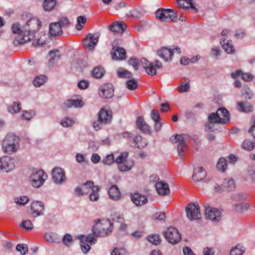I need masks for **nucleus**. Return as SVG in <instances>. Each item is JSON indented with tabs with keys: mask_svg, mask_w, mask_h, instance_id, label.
Wrapping results in <instances>:
<instances>
[{
	"mask_svg": "<svg viewBox=\"0 0 255 255\" xmlns=\"http://www.w3.org/2000/svg\"><path fill=\"white\" fill-rule=\"evenodd\" d=\"M41 26L40 21L36 18L30 19L25 25L21 27L19 24L14 23L12 25V31L17 34L13 41L15 46L23 45L34 37V33L38 31Z\"/></svg>",
	"mask_w": 255,
	"mask_h": 255,
	"instance_id": "1",
	"label": "nucleus"
},
{
	"mask_svg": "<svg viewBox=\"0 0 255 255\" xmlns=\"http://www.w3.org/2000/svg\"><path fill=\"white\" fill-rule=\"evenodd\" d=\"M19 146V137L12 134H8L4 138L2 143L3 151L8 154L16 152Z\"/></svg>",
	"mask_w": 255,
	"mask_h": 255,
	"instance_id": "2",
	"label": "nucleus"
},
{
	"mask_svg": "<svg viewBox=\"0 0 255 255\" xmlns=\"http://www.w3.org/2000/svg\"><path fill=\"white\" fill-rule=\"evenodd\" d=\"M112 229V223L109 220H105L98 222L93 226L92 232L95 237H104L111 233Z\"/></svg>",
	"mask_w": 255,
	"mask_h": 255,
	"instance_id": "3",
	"label": "nucleus"
},
{
	"mask_svg": "<svg viewBox=\"0 0 255 255\" xmlns=\"http://www.w3.org/2000/svg\"><path fill=\"white\" fill-rule=\"evenodd\" d=\"M229 113L224 108L219 109L216 113H212L208 116V121L214 124H225L229 121Z\"/></svg>",
	"mask_w": 255,
	"mask_h": 255,
	"instance_id": "4",
	"label": "nucleus"
},
{
	"mask_svg": "<svg viewBox=\"0 0 255 255\" xmlns=\"http://www.w3.org/2000/svg\"><path fill=\"white\" fill-rule=\"evenodd\" d=\"M155 14L156 18L162 22H169L177 20V13L172 9L159 8Z\"/></svg>",
	"mask_w": 255,
	"mask_h": 255,
	"instance_id": "5",
	"label": "nucleus"
},
{
	"mask_svg": "<svg viewBox=\"0 0 255 255\" xmlns=\"http://www.w3.org/2000/svg\"><path fill=\"white\" fill-rule=\"evenodd\" d=\"M140 63L147 74L151 76L156 75L157 69H161L162 67V63L158 60L154 61V65L145 58H142L140 59Z\"/></svg>",
	"mask_w": 255,
	"mask_h": 255,
	"instance_id": "6",
	"label": "nucleus"
},
{
	"mask_svg": "<svg viewBox=\"0 0 255 255\" xmlns=\"http://www.w3.org/2000/svg\"><path fill=\"white\" fill-rule=\"evenodd\" d=\"M185 211L186 216L190 221L199 220L201 218L200 207L197 202L188 204Z\"/></svg>",
	"mask_w": 255,
	"mask_h": 255,
	"instance_id": "7",
	"label": "nucleus"
},
{
	"mask_svg": "<svg viewBox=\"0 0 255 255\" xmlns=\"http://www.w3.org/2000/svg\"><path fill=\"white\" fill-rule=\"evenodd\" d=\"M164 237L169 244L176 245L181 240V235L177 229L170 227L168 228L163 233Z\"/></svg>",
	"mask_w": 255,
	"mask_h": 255,
	"instance_id": "8",
	"label": "nucleus"
},
{
	"mask_svg": "<svg viewBox=\"0 0 255 255\" xmlns=\"http://www.w3.org/2000/svg\"><path fill=\"white\" fill-rule=\"evenodd\" d=\"M47 177V174L43 170H39L33 173L29 180L33 187L38 188L43 184Z\"/></svg>",
	"mask_w": 255,
	"mask_h": 255,
	"instance_id": "9",
	"label": "nucleus"
},
{
	"mask_svg": "<svg viewBox=\"0 0 255 255\" xmlns=\"http://www.w3.org/2000/svg\"><path fill=\"white\" fill-rule=\"evenodd\" d=\"M205 216L206 219H208L214 222H219L221 219V213L217 208L205 205Z\"/></svg>",
	"mask_w": 255,
	"mask_h": 255,
	"instance_id": "10",
	"label": "nucleus"
},
{
	"mask_svg": "<svg viewBox=\"0 0 255 255\" xmlns=\"http://www.w3.org/2000/svg\"><path fill=\"white\" fill-rule=\"evenodd\" d=\"M99 38L98 33L88 34L83 41L84 47L89 50H93L99 41Z\"/></svg>",
	"mask_w": 255,
	"mask_h": 255,
	"instance_id": "11",
	"label": "nucleus"
},
{
	"mask_svg": "<svg viewBox=\"0 0 255 255\" xmlns=\"http://www.w3.org/2000/svg\"><path fill=\"white\" fill-rule=\"evenodd\" d=\"M170 141L172 143H178L177 149L178 151V154L180 156L183 155V153L186 148V145L185 141V135L176 134L175 136L171 137Z\"/></svg>",
	"mask_w": 255,
	"mask_h": 255,
	"instance_id": "12",
	"label": "nucleus"
},
{
	"mask_svg": "<svg viewBox=\"0 0 255 255\" xmlns=\"http://www.w3.org/2000/svg\"><path fill=\"white\" fill-rule=\"evenodd\" d=\"M114 93L113 86L110 83L105 84L102 85L99 89V95L100 97L103 98H111L114 96Z\"/></svg>",
	"mask_w": 255,
	"mask_h": 255,
	"instance_id": "13",
	"label": "nucleus"
},
{
	"mask_svg": "<svg viewBox=\"0 0 255 255\" xmlns=\"http://www.w3.org/2000/svg\"><path fill=\"white\" fill-rule=\"evenodd\" d=\"M130 198L133 203L137 207L142 206L148 202L147 197L138 192L131 194Z\"/></svg>",
	"mask_w": 255,
	"mask_h": 255,
	"instance_id": "14",
	"label": "nucleus"
},
{
	"mask_svg": "<svg viewBox=\"0 0 255 255\" xmlns=\"http://www.w3.org/2000/svg\"><path fill=\"white\" fill-rule=\"evenodd\" d=\"M52 174L53 181L56 183L61 184L66 180L64 171L61 168H54L52 170Z\"/></svg>",
	"mask_w": 255,
	"mask_h": 255,
	"instance_id": "15",
	"label": "nucleus"
},
{
	"mask_svg": "<svg viewBox=\"0 0 255 255\" xmlns=\"http://www.w3.org/2000/svg\"><path fill=\"white\" fill-rule=\"evenodd\" d=\"M111 55L114 60H122L126 58V51L122 47L114 46L111 51Z\"/></svg>",
	"mask_w": 255,
	"mask_h": 255,
	"instance_id": "16",
	"label": "nucleus"
},
{
	"mask_svg": "<svg viewBox=\"0 0 255 255\" xmlns=\"http://www.w3.org/2000/svg\"><path fill=\"white\" fill-rule=\"evenodd\" d=\"M0 162L2 166L1 170L8 172L14 168V164L13 160L8 156H3L0 157Z\"/></svg>",
	"mask_w": 255,
	"mask_h": 255,
	"instance_id": "17",
	"label": "nucleus"
},
{
	"mask_svg": "<svg viewBox=\"0 0 255 255\" xmlns=\"http://www.w3.org/2000/svg\"><path fill=\"white\" fill-rule=\"evenodd\" d=\"M112 118V112L101 109L98 114V120L100 124H109Z\"/></svg>",
	"mask_w": 255,
	"mask_h": 255,
	"instance_id": "18",
	"label": "nucleus"
},
{
	"mask_svg": "<svg viewBox=\"0 0 255 255\" xmlns=\"http://www.w3.org/2000/svg\"><path fill=\"white\" fill-rule=\"evenodd\" d=\"M30 209L31 215L33 217H36L42 214L44 205L42 202H33L31 205Z\"/></svg>",
	"mask_w": 255,
	"mask_h": 255,
	"instance_id": "19",
	"label": "nucleus"
},
{
	"mask_svg": "<svg viewBox=\"0 0 255 255\" xmlns=\"http://www.w3.org/2000/svg\"><path fill=\"white\" fill-rule=\"evenodd\" d=\"M63 31L59 23H51L49 26V34L51 36L56 37L62 35Z\"/></svg>",
	"mask_w": 255,
	"mask_h": 255,
	"instance_id": "20",
	"label": "nucleus"
},
{
	"mask_svg": "<svg viewBox=\"0 0 255 255\" xmlns=\"http://www.w3.org/2000/svg\"><path fill=\"white\" fill-rule=\"evenodd\" d=\"M157 55L165 61H169L173 55L172 51L166 47H162L157 51Z\"/></svg>",
	"mask_w": 255,
	"mask_h": 255,
	"instance_id": "21",
	"label": "nucleus"
},
{
	"mask_svg": "<svg viewBox=\"0 0 255 255\" xmlns=\"http://www.w3.org/2000/svg\"><path fill=\"white\" fill-rule=\"evenodd\" d=\"M127 28V25L123 22H113L109 27L110 30L115 33H122Z\"/></svg>",
	"mask_w": 255,
	"mask_h": 255,
	"instance_id": "22",
	"label": "nucleus"
},
{
	"mask_svg": "<svg viewBox=\"0 0 255 255\" xmlns=\"http://www.w3.org/2000/svg\"><path fill=\"white\" fill-rule=\"evenodd\" d=\"M206 176V172L201 166H198L194 169L192 176L193 179L195 181H199L203 179Z\"/></svg>",
	"mask_w": 255,
	"mask_h": 255,
	"instance_id": "23",
	"label": "nucleus"
},
{
	"mask_svg": "<svg viewBox=\"0 0 255 255\" xmlns=\"http://www.w3.org/2000/svg\"><path fill=\"white\" fill-rule=\"evenodd\" d=\"M155 187L156 190L159 195H168L170 192L168 185L163 181L156 183Z\"/></svg>",
	"mask_w": 255,
	"mask_h": 255,
	"instance_id": "24",
	"label": "nucleus"
},
{
	"mask_svg": "<svg viewBox=\"0 0 255 255\" xmlns=\"http://www.w3.org/2000/svg\"><path fill=\"white\" fill-rule=\"evenodd\" d=\"M48 38L44 32H41L35 37V41H33L32 45L34 46H37L45 44L48 41Z\"/></svg>",
	"mask_w": 255,
	"mask_h": 255,
	"instance_id": "25",
	"label": "nucleus"
},
{
	"mask_svg": "<svg viewBox=\"0 0 255 255\" xmlns=\"http://www.w3.org/2000/svg\"><path fill=\"white\" fill-rule=\"evenodd\" d=\"M110 198L113 200H118L120 199L121 194L116 185L112 186L109 190Z\"/></svg>",
	"mask_w": 255,
	"mask_h": 255,
	"instance_id": "26",
	"label": "nucleus"
},
{
	"mask_svg": "<svg viewBox=\"0 0 255 255\" xmlns=\"http://www.w3.org/2000/svg\"><path fill=\"white\" fill-rule=\"evenodd\" d=\"M137 127L145 133L148 132L150 130L149 127L146 124L143 118L139 117L136 121Z\"/></svg>",
	"mask_w": 255,
	"mask_h": 255,
	"instance_id": "27",
	"label": "nucleus"
},
{
	"mask_svg": "<svg viewBox=\"0 0 255 255\" xmlns=\"http://www.w3.org/2000/svg\"><path fill=\"white\" fill-rule=\"evenodd\" d=\"M84 105L83 101L81 100H67L64 102L65 108H80Z\"/></svg>",
	"mask_w": 255,
	"mask_h": 255,
	"instance_id": "28",
	"label": "nucleus"
},
{
	"mask_svg": "<svg viewBox=\"0 0 255 255\" xmlns=\"http://www.w3.org/2000/svg\"><path fill=\"white\" fill-rule=\"evenodd\" d=\"M49 63L50 65H53L57 62L60 58V54L58 50L50 51L49 53Z\"/></svg>",
	"mask_w": 255,
	"mask_h": 255,
	"instance_id": "29",
	"label": "nucleus"
},
{
	"mask_svg": "<svg viewBox=\"0 0 255 255\" xmlns=\"http://www.w3.org/2000/svg\"><path fill=\"white\" fill-rule=\"evenodd\" d=\"M192 1L193 0H177V3L181 8L188 9L190 7L192 9L197 10Z\"/></svg>",
	"mask_w": 255,
	"mask_h": 255,
	"instance_id": "30",
	"label": "nucleus"
},
{
	"mask_svg": "<svg viewBox=\"0 0 255 255\" xmlns=\"http://www.w3.org/2000/svg\"><path fill=\"white\" fill-rule=\"evenodd\" d=\"M237 109L240 112L249 113L253 111V107L250 103L240 102L238 103Z\"/></svg>",
	"mask_w": 255,
	"mask_h": 255,
	"instance_id": "31",
	"label": "nucleus"
},
{
	"mask_svg": "<svg viewBox=\"0 0 255 255\" xmlns=\"http://www.w3.org/2000/svg\"><path fill=\"white\" fill-rule=\"evenodd\" d=\"M118 77L120 78H131L132 74L124 68H119L117 71Z\"/></svg>",
	"mask_w": 255,
	"mask_h": 255,
	"instance_id": "32",
	"label": "nucleus"
},
{
	"mask_svg": "<svg viewBox=\"0 0 255 255\" xmlns=\"http://www.w3.org/2000/svg\"><path fill=\"white\" fill-rule=\"evenodd\" d=\"M105 74V70L102 66H97L92 71L93 76L97 79L101 78Z\"/></svg>",
	"mask_w": 255,
	"mask_h": 255,
	"instance_id": "33",
	"label": "nucleus"
},
{
	"mask_svg": "<svg viewBox=\"0 0 255 255\" xmlns=\"http://www.w3.org/2000/svg\"><path fill=\"white\" fill-rule=\"evenodd\" d=\"M221 44L222 45V47L224 50L228 53L231 54L233 53L235 51V48L232 43L228 41L227 42H225V39L222 40L221 41Z\"/></svg>",
	"mask_w": 255,
	"mask_h": 255,
	"instance_id": "34",
	"label": "nucleus"
},
{
	"mask_svg": "<svg viewBox=\"0 0 255 255\" xmlns=\"http://www.w3.org/2000/svg\"><path fill=\"white\" fill-rule=\"evenodd\" d=\"M56 4V0H44L43 6L45 10L49 11L54 8Z\"/></svg>",
	"mask_w": 255,
	"mask_h": 255,
	"instance_id": "35",
	"label": "nucleus"
},
{
	"mask_svg": "<svg viewBox=\"0 0 255 255\" xmlns=\"http://www.w3.org/2000/svg\"><path fill=\"white\" fill-rule=\"evenodd\" d=\"M47 79V77L44 75L38 76L33 80V85L36 87H39L46 82Z\"/></svg>",
	"mask_w": 255,
	"mask_h": 255,
	"instance_id": "36",
	"label": "nucleus"
},
{
	"mask_svg": "<svg viewBox=\"0 0 255 255\" xmlns=\"http://www.w3.org/2000/svg\"><path fill=\"white\" fill-rule=\"evenodd\" d=\"M222 186L229 191L232 190L235 188V182L232 178H226L223 181Z\"/></svg>",
	"mask_w": 255,
	"mask_h": 255,
	"instance_id": "37",
	"label": "nucleus"
},
{
	"mask_svg": "<svg viewBox=\"0 0 255 255\" xmlns=\"http://www.w3.org/2000/svg\"><path fill=\"white\" fill-rule=\"evenodd\" d=\"M190 88V80L189 79H185V82H181L180 86L178 88V91L179 92H187L189 91Z\"/></svg>",
	"mask_w": 255,
	"mask_h": 255,
	"instance_id": "38",
	"label": "nucleus"
},
{
	"mask_svg": "<svg viewBox=\"0 0 255 255\" xmlns=\"http://www.w3.org/2000/svg\"><path fill=\"white\" fill-rule=\"evenodd\" d=\"M148 241L154 245H158L160 244L161 239L160 236L157 234H153L147 237Z\"/></svg>",
	"mask_w": 255,
	"mask_h": 255,
	"instance_id": "39",
	"label": "nucleus"
},
{
	"mask_svg": "<svg viewBox=\"0 0 255 255\" xmlns=\"http://www.w3.org/2000/svg\"><path fill=\"white\" fill-rule=\"evenodd\" d=\"M100 188L98 186H96L93 187L92 192L89 196V198L92 201H96L99 198V191H100Z\"/></svg>",
	"mask_w": 255,
	"mask_h": 255,
	"instance_id": "40",
	"label": "nucleus"
},
{
	"mask_svg": "<svg viewBox=\"0 0 255 255\" xmlns=\"http://www.w3.org/2000/svg\"><path fill=\"white\" fill-rule=\"evenodd\" d=\"M227 163L226 160L224 158H220L217 164V168L218 170L222 172H224L227 168Z\"/></svg>",
	"mask_w": 255,
	"mask_h": 255,
	"instance_id": "41",
	"label": "nucleus"
},
{
	"mask_svg": "<svg viewBox=\"0 0 255 255\" xmlns=\"http://www.w3.org/2000/svg\"><path fill=\"white\" fill-rule=\"evenodd\" d=\"M254 144L255 143L251 140L246 139L242 143V147L246 150L251 151L253 149Z\"/></svg>",
	"mask_w": 255,
	"mask_h": 255,
	"instance_id": "42",
	"label": "nucleus"
},
{
	"mask_svg": "<svg viewBox=\"0 0 255 255\" xmlns=\"http://www.w3.org/2000/svg\"><path fill=\"white\" fill-rule=\"evenodd\" d=\"M20 104L19 102H14L8 108V111L11 114H15L20 110Z\"/></svg>",
	"mask_w": 255,
	"mask_h": 255,
	"instance_id": "43",
	"label": "nucleus"
},
{
	"mask_svg": "<svg viewBox=\"0 0 255 255\" xmlns=\"http://www.w3.org/2000/svg\"><path fill=\"white\" fill-rule=\"evenodd\" d=\"M240 245H237L230 252V255H242L245 252V249Z\"/></svg>",
	"mask_w": 255,
	"mask_h": 255,
	"instance_id": "44",
	"label": "nucleus"
},
{
	"mask_svg": "<svg viewBox=\"0 0 255 255\" xmlns=\"http://www.w3.org/2000/svg\"><path fill=\"white\" fill-rule=\"evenodd\" d=\"M134 142L138 148L143 147L146 145L145 140L142 139L140 135H137L134 138Z\"/></svg>",
	"mask_w": 255,
	"mask_h": 255,
	"instance_id": "45",
	"label": "nucleus"
},
{
	"mask_svg": "<svg viewBox=\"0 0 255 255\" xmlns=\"http://www.w3.org/2000/svg\"><path fill=\"white\" fill-rule=\"evenodd\" d=\"M137 86V82L134 79L129 80L126 82V87L130 90H135Z\"/></svg>",
	"mask_w": 255,
	"mask_h": 255,
	"instance_id": "46",
	"label": "nucleus"
},
{
	"mask_svg": "<svg viewBox=\"0 0 255 255\" xmlns=\"http://www.w3.org/2000/svg\"><path fill=\"white\" fill-rule=\"evenodd\" d=\"M133 166V162L130 161L128 164L125 162L118 165V168L121 171H127L131 169V167Z\"/></svg>",
	"mask_w": 255,
	"mask_h": 255,
	"instance_id": "47",
	"label": "nucleus"
},
{
	"mask_svg": "<svg viewBox=\"0 0 255 255\" xmlns=\"http://www.w3.org/2000/svg\"><path fill=\"white\" fill-rule=\"evenodd\" d=\"M87 21L86 18L83 16H80L77 17V23L76 25L77 29L81 30Z\"/></svg>",
	"mask_w": 255,
	"mask_h": 255,
	"instance_id": "48",
	"label": "nucleus"
},
{
	"mask_svg": "<svg viewBox=\"0 0 255 255\" xmlns=\"http://www.w3.org/2000/svg\"><path fill=\"white\" fill-rule=\"evenodd\" d=\"M95 186L94 185V182L91 181H87L82 185L83 192L86 194L88 193L91 189L92 190L93 187H95Z\"/></svg>",
	"mask_w": 255,
	"mask_h": 255,
	"instance_id": "49",
	"label": "nucleus"
},
{
	"mask_svg": "<svg viewBox=\"0 0 255 255\" xmlns=\"http://www.w3.org/2000/svg\"><path fill=\"white\" fill-rule=\"evenodd\" d=\"M45 240L48 242L52 243H57L56 235L53 233H46L44 236Z\"/></svg>",
	"mask_w": 255,
	"mask_h": 255,
	"instance_id": "50",
	"label": "nucleus"
},
{
	"mask_svg": "<svg viewBox=\"0 0 255 255\" xmlns=\"http://www.w3.org/2000/svg\"><path fill=\"white\" fill-rule=\"evenodd\" d=\"M16 250L19 252L21 255H25L28 252V248L25 244H18L17 245Z\"/></svg>",
	"mask_w": 255,
	"mask_h": 255,
	"instance_id": "51",
	"label": "nucleus"
},
{
	"mask_svg": "<svg viewBox=\"0 0 255 255\" xmlns=\"http://www.w3.org/2000/svg\"><path fill=\"white\" fill-rule=\"evenodd\" d=\"M243 95L245 96L246 98L251 99L253 96V94L251 90L247 87H245L241 91Z\"/></svg>",
	"mask_w": 255,
	"mask_h": 255,
	"instance_id": "52",
	"label": "nucleus"
},
{
	"mask_svg": "<svg viewBox=\"0 0 255 255\" xmlns=\"http://www.w3.org/2000/svg\"><path fill=\"white\" fill-rule=\"evenodd\" d=\"M115 161L114 156L113 154L107 155L106 158L102 160V162L105 165H110Z\"/></svg>",
	"mask_w": 255,
	"mask_h": 255,
	"instance_id": "53",
	"label": "nucleus"
},
{
	"mask_svg": "<svg viewBox=\"0 0 255 255\" xmlns=\"http://www.w3.org/2000/svg\"><path fill=\"white\" fill-rule=\"evenodd\" d=\"M20 226L26 230H31L33 228V226L30 220L23 221Z\"/></svg>",
	"mask_w": 255,
	"mask_h": 255,
	"instance_id": "54",
	"label": "nucleus"
},
{
	"mask_svg": "<svg viewBox=\"0 0 255 255\" xmlns=\"http://www.w3.org/2000/svg\"><path fill=\"white\" fill-rule=\"evenodd\" d=\"M73 124L74 122L73 121V120L68 118L63 119L61 122V125L64 127H70Z\"/></svg>",
	"mask_w": 255,
	"mask_h": 255,
	"instance_id": "55",
	"label": "nucleus"
},
{
	"mask_svg": "<svg viewBox=\"0 0 255 255\" xmlns=\"http://www.w3.org/2000/svg\"><path fill=\"white\" fill-rule=\"evenodd\" d=\"M128 64L131 65L135 70L138 69L139 62L138 60L134 58H130L128 61Z\"/></svg>",
	"mask_w": 255,
	"mask_h": 255,
	"instance_id": "56",
	"label": "nucleus"
},
{
	"mask_svg": "<svg viewBox=\"0 0 255 255\" xmlns=\"http://www.w3.org/2000/svg\"><path fill=\"white\" fill-rule=\"evenodd\" d=\"M128 153L127 152H124L121 154L120 156L115 160V162L119 165L121 163L125 162L126 158L127 157Z\"/></svg>",
	"mask_w": 255,
	"mask_h": 255,
	"instance_id": "57",
	"label": "nucleus"
},
{
	"mask_svg": "<svg viewBox=\"0 0 255 255\" xmlns=\"http://www.w3.org/2000/svg\"><path fill=\"white\" fill-rule=\"evenodd\" d=\"M72 242V237L70 235L67 234L64 236L63 242L65 245L69 246Z\"/></svg>",
	"mask_w": 255,
	"mask_h": 255,
	"instance_id": "58",
	"label": "nucleus"
},
{
	"mask_svg": "<svg viewBox=\"0 0 255 255\" xmlns=\"http://www.w3.org/2000/svg\"><path fill=\"white\" fill-rule=\"evenodd\" d=\"M57 22L59 23L61 28L65 26H68L70 23L69 19L65 17L60 18L58 22Z\"/></svg>",
	"mask_w": 255,
	"mask_h": 255,
	"instance_id": "59",
	"label": "nucleus"
},
{
	"mask_svg": "<svg viewBox=\"0 0 255 255\" xmlns=\"http://www.w3.org/2000/svg\"><path fill=\"white\" fill-rule=\"evenodd\" d=\"M81 249L84 254H87L90 251L91 247L87 243L81 241Z\"/></svg>",
	"mask_w": 255,
	"mask_h": 255,
	"instance_id": "60",
	"label": "nucleus"
},
{
	"mask_svg": "<svg viewBox=\"0 0 255 255\" xmlns=\"http://www.w3.org/2000/svg\"><path fill=\"white\" fill-rule=\"evenodd\" d=\"M35 114L34 112H28L27 111H24L23 112L22 115V118L23 119L29 121L33 116H34Z\"/></svg>",
	"mask_w": 255,
	"mask_h": 255,
	"instance_id": "61",
	"label": "nucleus"
},
{
	"mask_svg": "<svg viewBox=\"0 0 255 255\" xmlns=\"http://www.w3.org/2000/svg\"><path fill=\"white\" fill-rule=\"evenodd\" d=\"M236 209L238 211L247 210L249 208V205L246 203H241L236 205Z\"/></svg>",
	"mask_w": 255,
	"mask_h": 255,
	"instance_id": "62",
	"label": "nucleus"
},
{
	"mask_svg": "<svg viewBox=\"0 0 255 255\" xmlns=\"http://www.w3.org/2000/svg\"><path fill=\"white\" fill-rule=\"evenodd\" d=\"M28 201V198L26 196H23L19 198H17V201H15L17 204L21 205H24Z\"/></svg>",
	"mask_w": 255,
	"mask_h": 255,
	"instance_id": "63",
	"label": "nucleus"
},
{
	"mask_svg": "<svg viewBox=\"0 0 255 255\" xmlns=\"http://www.w3.org/2000/svg\"><path fill=\"white\" fill-rule=\"evenodd\" d=\"M254 76L252 74L249 73H242V78L246 81H251L253 80Z\"/></svg>",
	"mask_w": 255,
	"mask_h": 255,
	"instance_id": "64",
	"label": "nucleus"
}]
</instances>
